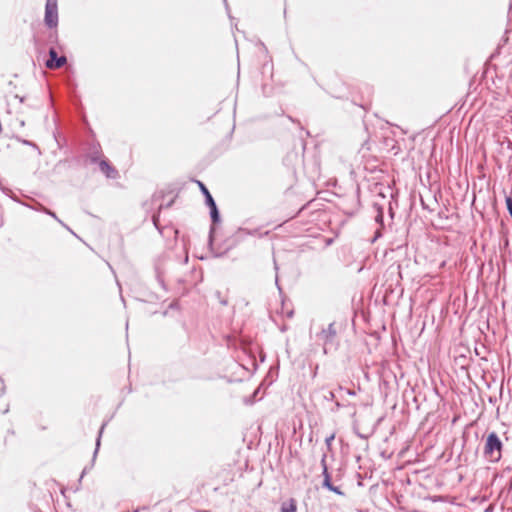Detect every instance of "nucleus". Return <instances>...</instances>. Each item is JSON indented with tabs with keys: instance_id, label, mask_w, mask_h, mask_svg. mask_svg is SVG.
<instances>
[{
	"instance_id": "423d86ee",
	"label": "nucleus",
	"mask_w": 512,
	"mask_h": 512,
	"mask_svg": "<svg viewBox=\"0 0 512 512\" xmlns=\"http://www.w3.org/2000/svg\"><path fill=\"white\" fill-rule=\"evenodd\" d=\"M208 206L211 209V216H212L213 220L216 221L218 218V211H217V207H216L213 197H209V205Z\"/></svg>"
},
{
	"instance_id": "1a4fd4ad",
	"label": "nucleus",
	"mask_w": 512,
	"mask_h": 512,
	"mask_svg": "<svg viewBox=\"0 0 512 512\" xmlns=\"http://www.w3.org/2000/svg\"><path fill=\"white\" fill-rule=\"evenodd\" d=\"M324 486L327 487L330 490V487L333 485L330 483V477L328 473L325 471V479H324Z\"/></svg>"
},
{
	"instance_id": "7ed1b4c3",
	"label": "nucleus",
	"mask_w": 512,
	"mask_h": 512,
	"mask_svg": "<svg viewBox=\"0 0 512 512\" xmlns=\"http://www.w3.org/2000/svg\"><path fill=\"white\" fill-rule=\"evenodd\" d=\"M66 61L65 56H58L55 48H50L49 59H47L45 65L49 69H59L65 65Z\"/></svg>"
},
{
	"instance_id": "f03ea898",
	"label": "nucleus",
	"mask_w": 512,
	"mask_h": 512,
	"mask_svg": "<svg viewBox=\"0 0 512 512\" xmlns=\"http://www.w3.org/2000/svg\"><path fill=\"white\" fill-rule=\"evenodd\" d=\"M45 24L49 28L58 25V0H47L45 6Z\"/></svg>"
},
{
	"instance_id": "39448f33",
	"label": "nucleus",
	"mask_w": 512,
	"mask_h": 512,
	"mask_svg": "<svg viewBox=\"0 0 512 512\" xmlns=\"http://www.w3.org/2000/svg\"><path fill=\"white\" fill-rule=\"evenodd\" d=\"M336 332L333 329L332 325L329 326L327 330L322 331L321 336L323 339L332 340V338L335 336Z\"/></svg>"
},
{
	"instance_id": "9d476101",
	"label": "nucleus",
	"mask_w": 512,
	"mask_h": 512,
	"mask_svg": "<svg viewBox=\"0 0 512 512\" xmlns=\"http://www.w3.org/2000/svg\"><path fill=\"white\" fill-rule=\"evenodd\" d=\"M330 490L335 492V493H337V494H339V495H343V492L340 491L338 487L332 486V487H330Z\"/></svg>"
},
{
	"instance_id": "f257e3e1",
	"label": "nucleus",
	"mask_w": 512,
	"mask_h": 512,
	"mask_svg": "<svg viewBox=\"0 0 512 512\" xmlns=\"http://www.w3.org/2000/svg\"><path fill=\"white\" fill-rule=\"evenodd\" d=\"M502 442L495 432L490 433L486 438L484 447L485 456L492 462H497L501 458Z\"/></svg>"
},
{
	"instance_id": "0eeeda50",
	"label": "nucleus",
	"mask_w": 512,
	"mask_h": 512,
	"mask_svg": "<svg viewBox=\"0 0 512 512\" xmlns=\"http://www.w3.org/2000/svg\"><path fill=\"white\" fill-rule=\"evenodd\" d=\"M197 184H198L201 192L204 194V197L206 198L207 205H209V197H212L209 190L206 188V186L201 181H197Z\"/></svg>"
},
{
	"instance_id": "20e7f679",
	"label": "nucleus",
	"mask_w": 512,
	"mask_h": 512,
	"mask_svg": "<svg viewBox=\"0 0 512 512\" xmlns=\"http://www.w3.org/2000/svg\"><path fill=\"white\" fill-rule=\"evenodd\" d=\"M100 169L107 177H115L117 171L106 161L100 162Z\"/></svg>"
},
{
	"instance_id": "6e6552de",
	"label": "nucleus",
	"mask_w": 512,
	"mask_h": 512,
	"mask_svg": "<svg viewBox=\"0 0 512 512\" xmlns=\"http://www.w3.org/2000/svg\"><path fill=\"white\" fill-rule=\"evenodd\" d=\"M506 207H507L509 214L512 217V197L511 196L506 197Z\"/></svg>"
},
{
	"instance_id": "9b49d317",
	"label": "nucleus",
	"mask_w": 512,
	"mask_h": 512,
	"mask_svg": "<svg viewBox=\"0 0 512 512\" xmlns=\"http://www.w3.org/2000/svg\"><path fill=\"white\" fill-rule=\"evenodd\" d=\"M282 511L283 512H288V509H286L285 507L282 508Z\"/></svg>"
}]
</instances>
